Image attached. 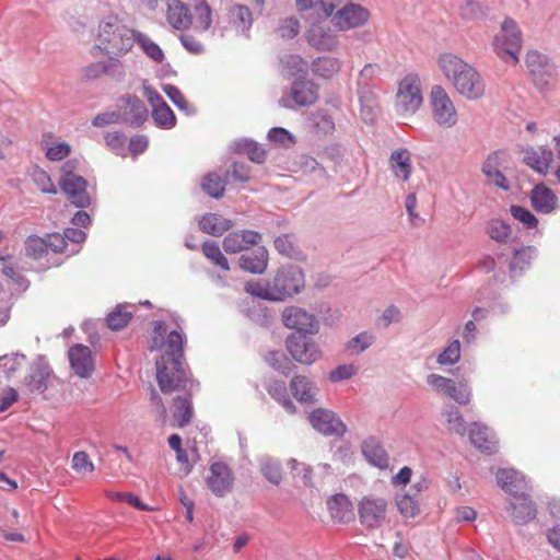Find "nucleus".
Instances as JSON below:
<instances>
[{"label": "nucleus", "mask_w": 560, "mask_h": 560, "mask_svg": "<svg viewBox=\"0 0 560 560\" xmlns=\"http://www.w3.org/2000/svg\"><path fill=\"white\" fill-rule=\"evenodd\" d=\"M438 67L456 93L468 101H477L486 94V82L471 65L452 52H442Z\"/></svg>", "instance_id": "obj_1"}, {"label": "nucleus", "mask_w": 560, "mask_h": 560, "mask_svg": "<svg viewBox=\"0 0 560 560\" xmlns=\"http://www.w3.org/2000/svg\"><path fill=\"white\" fill-rule=\"evenodd\" d=\"M164 352L155 363V378L163 394H171L185 387L186 374L183 369L184 338L172 330L164 343Z\"/></svg>", "instance_id": "obj_2"}, {"label": "nucleus", "mask_w": 560, "mask_h": 560, "mask_svg": "<svg viewBox=\"0 0 560 560\" xmlns=\"http://www.w3.org/2000/svg\"><path fill=\"white\" fill-rule=\"evenodd\" d=\"M136 43V31L117 14L106 15L98 24L97 46L108 56H122Z\"/></svg>", "instance_id": "obj_3"}, {"label": "nucleus", "mask_w": 560, "mask_h": 560, "mask_svg": "<svg viewBox=\"0 0 560 560\" xmlns=\"http://www.w3.org/2000/svg\"><path fill=\"white\" fill-rule=\"evenodd\" d=\"M167 22L176 30L190 27L210 28L212 24L211 8L206 1L198 2L190 10L180 0H172L167 7Z\"/></svg>", "instance_id": "obj_4"}, {"label": "nucleus", "mask_w": 560, "mask_h": 560, "mask_svg": "<svg viewBox=\"0 0 560 560\" xmlns=\"http://www.w3.org/2000/svg\"><path fill=\"white\" fill-rule=\"evenodd\" d=\"M422 105L421 79L417 73H408L398 81L394 100L395 112L401 118H410Z\"/></svg>", "instance_id": "obj_5"}, {"label": "nucleus", "mask_w": 560, "mask_h": 560, "mask_svg": "<svg viewBox=\"0 0 560 560\" xmlns=\"http://www.w3.org/2000/svg\"><path fill=\"white\" fill-rule=\"evenodd\" d=\"M79 162L69 160L61 167L60 187L70 201L79 207L85 208L91 203L90 195L86 191V180L77 173Z\"/></svg>", "instance_id": "obj_6"}, {"label": "nucleus", "mask_w": 560, "mask_h": 560, "mask_svg": "<svg viewBox=\"0 0 560 560\" xmlns=\"http://www.w3.org/2000/svg\"><path fill=\"white\" fill-rule=\"evenodd\" d=\"M495 54L504 62H518V54L522 49V34L512 19H505L500 32L493 39Z\"/></svg>", "instance_id": "obj_7"}, {"label": "nucleus", "mask_w": 560, "mask_h": 560, "mask_svg": "<svg viewBox=\"0 0 560 560\" xmlns=\"http://www.w3.org/2000/svg\"><path fill=\"white\" fill-rule=\"evenodd\" d=\"M433 120L443 127H453L457 122V110L448 93L442 85H433L429 94Z\"/></svg>", "instance_id": "obj_8"}, {"label": "nucleus", "mask_w": 560, "mask_h": 560, "mask_svg": "<svg viewBox=\"0 0 560 560\" xmlns=\"http://www.w3.org/2000/svg\"><path fill=\"white\" fill-rule=\"evenodd\" d=\"M277 300L281 301L300 292L304 287V273L299 267H281L271 282Z\"/></svg>", "instance_id": "obj_9"}, {"label": "nucleus", "mask_w": 560, "mask_h": 560, "mask_svg": "<svg viewBox=\"0 0 560 560\" xmlns=\"http://www.w3.org/2000/svg\"><path fill=\"white\" fill-rule=\"evenodd\" d=\"M387 510L386 499L374 495L363 497L358 504L359 521L366 528H378L386 521Z\"/></svg>", "instance_id": "obj_10"}, {"label": "nucleus", "mask_w": 560, "mask_h": 560, "mask_svg": "<svg viewBox=\"0 0 560 560\" xmlns=\"http://www.w3.org/2000/svg\"><path fill=\"white\" fill-rule=\"evenodd\" d=\"M311 336V334H291L287 338V350L299 363L310 365L322 357L319 347Z\"/></svg>", "instance_id": "obj_11"}, {"label": "nucleus", "mask_w": 560, "mask_h": 560, "mask_svg": "<svg viewBox=\"0 0 560 560\" xmlns=\"http://www.w3.org/2000/svg\"><path fill=\"white\" fill-rule=\"evenodd\" d=\"M281 319L287 328L296 330L295 334L315 335L319 329L316 317L298 306L285 307L281 313Z\"/></svg>", "instance_id": "obj_12"}, {"label": "nucleus", "mask_w": 560, "mask_h": 560, "mask_svg": "<svg viewBox=\"0 0 560 560\" xmlns=\"http://www.w3.org/2000/svg\"><path fill=\"white\" fill-rule=\"evenodd\" d=\"M370 11L366 8L350 2L342 10L335 12L331 23L339 31H349L365 25L370 20Z\"/></svg>", "instance_id": "obj_13"}, {"label": "nucleus", "mask_w": 560, "mask_h": 560, "mask_svg": "<svg viewBox=\"0 0 560 560\" xmlns=\"http://www.w3.org/2000/svg\"><path fill=\"white\" fill-rule=\"evenodd\" d=\"M234 483V477L231 468L223 462H214L209 467V474L206 477L207 488L215 497H224L231 492Z\"/></svg>", "instance_id": "obj_14"}, {"label": "nucleus", "mask_w": 560, "mask_h": 560, "mask_svg": "<svg viewBox=\"0 0 560 560\" xmlns=\"http://www.w3.org/2000/svg\"><path fill=\"white\" fill-rule=\"evenodd\" d=\"M312 427L325 435L343 436L347 427L342 420L331 410L317 408L308 415Z\"/></svg>", "instance_id": "obj_15"}, {"label": "nucleus", "mask_w": 560, "mask_h": 560, "mask_svg": "<svg viewBox=\"0 0 560 560\" xmlns=\"http://www.w3.org/2000/svg\"><path fill=\"white\" fill-rule=\"evenodd\" d=\"M291 474L294 478H300L307 487H316L331 474V466L327 463L318 464L316 467H311L305 463H301L294 458L288 462Z\"/></svg>", "instance_id": "obj_16"}, {"label": "nucleus", "mask_w": 560, "mask_h": 560, "mask_svg": "<svg viewBox=\"0 0 560 560\" xmlns=\"http://www.w3.org/2000/svg\"><path fill=\"white\" fill-rule=\"evenodd\" d=\"M318 97L317 85L310 80L295 81L289 95L282 96L280 104L283 107L291 108L294 105L308 106L316 102Z\"/></svg>", "instance_id": "obj_17"}, {"label": "nucleus", "mask_w": 560, "mask_h": 560, "mask_svg": "<svg viewBox=\"0 0 560 560\" xmlns=\"http://www.w3.org/2000/svg\"><path fill=\"white\" fill-rule=\"evenodd\" d=\"M261 235L252 230L235 231L229 233L223 240V248L226 253L236 254L257 245Z\"/></svg>", "instance_id": "obj_18"}, {"label": "nucleus", "mask_w": 560, "mask_h": 560, "mask_svg": "<svg viewBox=\"0 0 560 560\" xmlns=\"http://www.w3.org/2000/svg\"><path fill=\"white\" fill-rule=\"evenodd\" d=\"M71 368L80 377H88L94 370L92 351L83 345H74L68 351Z\"/></svg>", "instance_id": "obj_19"}, {"label": "nucleus", "mask_w": 560, "mask_h": 560, "mask_svg": "<svg viewBox=\"0 0 560 560\" xmlns=\"http://www.w3.org/2000/svg\"><path fill=\"white\" fill-rule=\"evenodd\" d=\"M530 202L533 208L544 214H549L558 207L556 194L546 185H536L530 192Z\"/></svg>", "instance_id": "obj_20"}, {"label": "nucleus", "mask_w": 560, "mask_h": 560, "mask_svg": "<svg viewBox=\"0 0 560 560\" xmlns=\"http://www.w3.org/2000/svg\"><path fill=\"white\" fill-rule=\"evenodd\" d=\"M307 42L317 50L330 51L337 48V36L328 28L319 24H313L306 34Z\"/></svg>", "instance_id": "obj_21"}, {"label": "nucleus", "mask_w": 560, "mask_h": 560, "mask_svg": "<svg viewBox=\"0 0 560 560\" xmlns=\"http://www.w3.org/2000/svg\"><path fill=\"white\" fill-rule=\"evenodd\" d=\"M327 509L335 523L346 524L353 518V506L345 494H335L327 500Z\"/></svg>", "instance_id": "obj_22"}, {"label": "nucleus", "mask_w": 560, "mask_h": 560, "mask_svg": "<svg viewBox=\"0 0 560 560\" xmlns=\"http://www.w3.org/2000/svg\"><path fill=\"white\" fill-rule=\"evenodd\" d=\"M523 161L535 172L546 175L553 161V153L542 147L529 148L524 151Z\"/></svg>", "instance_id": "obj_23"}, {"label": "nucleus", "mask_w": 560, "mask_h": 560, "mask_svg": "<svg viewBox=\"0 0 560 560\" xmlns=\"http://www.w3.org/2000/svg\"><path fill=\"white\" fill-rule=\"evenodd\" d=\"M510 514L516 524H526L536 517V509L532 500L525 495H515L510 504Z\"/></svg>", "instance_id": "obj_24"}, {"label": "nucleus", "mask_w": 560, "mask_h": 560, "mask_svg": "<svg viewBox=\"0 0 560 560\" xmlns=\"http://www.w3.org/2000/svg\"><path fill=\"white\" fill-rule=\"evenodd\" d=\"M209 28L190 27L179 39L187 51L200 55L206 51Z\"/></svg>", "instance_id": "obj_25"}, {"label": "nucleus", "mask_w": 560, "mask_h": 560, "mask_svg": "<svg viewBox=\"0 0 560 560\" xmlns=\"http://www.w3.org/2000/svg\"><path fill=\"white\" fill-rule=\"evenodd\" d=\"M361 448L363 456L370 464L381 469L388 466V456L380 441L375 438L370 436L365 439L362 442Z\"/></svg>", "instance_id": "obj_26"}, {"label": "nucleus", "mask_w": 560, "mask_h": 560, "mask_svg": "<svg viewBox=\"0 0 560 560\" xmlns=\"http://www.w3.org/2000/svg\"><path fill=\"white\" fill-rule=\"evenodd\" d=\"M290 389L300 402L314 404L316 401L317 389L306 376H294L290 382Z\"/></svg>", "instance_id": "obj_27"}, {"label": "nucleus", "mask_w": 560, "mask_h": 560, "mask_svg": "<svg viewBox=\"0 0 560 560\" xmlns=\"http://www.w3.org/2000/svg\"><path fill=\"white\" fill-rule=\"evenodd\" d=\"M501 156L499 153H493L488 156L482 166V172L487 177L488 182L493 184L494 186L508 190L509 183L505 176L502 174L501 170Z\"/></svg>", "instance_id": "obj_28"}, {"label": "nucleus", "mask_w": 560, "mask_h": 560, "mask_svg": "<svg viewBox=\"0 0 560 560\" xmlns=\"http://www.w3.org/2000/svg\"><path fill=\"white\" fill-rule=\"evenodd\" d=\"M390 168L397 178L408 180L412 171L411 153L402 148L392 152L389 158Z\"/></svg>", "instance_id": "obj_29"}, {"label": "nucleus", "mask_w": 560, "mask_h": 560, "mask_svg": "<svg viewBox=\"0 0 560 560\" xmlns=\"http://www.w3.org/2000/svg\"><path fill=\"white\" fill-rule=\"evenodd\" d=\"M240 266L250 273H262L268 266V252L265 247H257L253 253L242 255Z\"/></svg>", "instance_id": "obj_30"}, {"label": "nucleus", "mask_w": 560, "mask_h": 560, "mask_svg": "<svg viewBox=\"0 0 560 560\" xmlns=\"http://www.w3.org/2000/svg\"><path fill=\"white\" fill-rule=\"evenodd\" d=\"M470 442L480 451L492 453L497 448V443L493 441L488 427L474 422L469 429Z\"/></svg>", "instance_id": "obj_31"}, {"label": "nucleus", "mask_w": 560, "mask_h": 560, "mask_svg": "<svg viewBox=\"0 0 560 560\" xmlns=\"http://www.w3.org/2000/svg\"><path fill=\"white\" fill-rule=\"evenodd\" d=\"M125 103L126 108L121 114L124 122L140 126L148 116L144 104L137 96H127Z\"/></svg>", "instance_id": "obj_32"}, {"label": "nucleus", "mask_w": 560, "mask_h": 560, "mask_svg": "<svg viewBox=\"0 0 560 560\" xmlns=\"http://www.w3.org/2000/svg\"><path fill=\"white\" fill-rule=\"evenodd\" d=\"M232 226L230 220L218 213H207L199 221V228L207 234L220 236Z\"/></svg>", "instance_id": "obj_33"}, {"label": "nucleus", "mask_w": 560, "mask_h": 560, "mask_svg": "<svg viewBox=\"0 0 560 560\" xmlns=\"http://www.w3.org/2000/svg\"><path fill=\"white\" fill-rule=\"evenodd\" d=\"M194 417L191 399L188 396H177L173 400V418L177 427L184 428Z\"/></svg>", "instance_id": "obj_34"}, {"label": "nucleus", "mask_w": 560, "mask_h": 560, "mask_svg": "<svg viewBox=\"0 0 560 560\" xmlns=\"http://www.w3.org/2000/svg\"><path fill=\"white\" fill-rule=\"evenodd\" d=\"M341 61L335 57H319L312 63L313 72L324 79H330L340 71Z\"/></svg>", "instance_id": "obj_35"}, {"label": "nucleus", "mask_w": 560, "mask_h": 560, "mask_svg": "<svg viewBox=\"0 0 560 560\" xmlns=\"http://www.w3.org/2000/svg\"><path fill=\"white\" fill-rule=\"evenodd\" d=\"M201 252L214 267L220 268L223 271L230 270L229 261L215 242L207 241L202 243Z\"/></svg>", "instance_id": "obj_36"}, {"label": "nucleus", "mask_w": 560, "mask_h": 560, "mask_svg": "<svg viewBox=\"0 0 560 560\" xmlns=\"http://www.w3.org/2000/svg\"><path fill=\"white\" fill-rule=\"evenodd\" d=\"M268 394L276 399L288 412L294 413L295 406L288 395L285 383L282 381H272L267 386Z\"/></svg>", "instance_id": "obj_37"}, {"label": "nucleus", "mask_w": 560, "mask_h": 560, "mask_svg": "<svg viewBox=\"0 0 560 560\" xmlns=\"http://www.w3.org/2000/svg\"><path fill=\"white\" fill-rule=\"evenodd\" d=\"M201 456L197 446L189 450H180L176 453V460L179 465V472L183 477H187L194 469L195 464L200 460Z\"/></svg>", "instance_id": "obj_38"}, {"label": "nucleus", "mask_w": 560, "mask_h": 560, "mask_svg": "<svg viewBox=\"0 0 560 560\" xmlns=\"http://www.w3.org/2000/svg\"><path fill=\"white\" fill-rule=\"evenodd\" d=\"M49 373L37 368L25 378V388L28 395L42 394L47 389Z\"/></svg>", "instance_id": "obj_39"}, {"label": "nucleus", "mask_w": 560, "mask_h": 560, "mask_svg": "<svg viewBox=\"0 0 560 560\" xmlns=\"http://www.w3.org/2000/svg\"><path fill=\"white\" fill-rule=\"evenodd\" d=\"M202 190L211 198L219 199L225 191V183L217 173H208L201 183Z\"/></svg>", "instance_id": "obj_40"}, {"label": "nucleus", "mask_w": 560, "mask_h": 560, "mask_svg": "<svg viewBox=\"0 0 560 560\" xmlns=\"http://www.w3.org/2000/svg\"><path fill=\"white\" fill-rule=\"evenodd\" d=\"M533 254L534 248L530 246L515 249L510 262L511 273L515 275L527 269L532 262Z\"/></svg>", "instance_id": "obj_41"}, {"label": "nucleus", "mask_w": 560, "mask_h": 560, "mask_svg": "<svg viewBox=\"0 0 560 560\" xmlns=\"http://www.w3.org/2000/svg\"><path fill=\"white\" fill-rule=\"evenodd\" d=\"M2 275L16 284L19 288H26L27 280L20 271L18 264L12 255H5V264L1 268Z\"/></svg>", "instance_id": "obj_42"}, {"label": "nucleus", "mask_w": 560, "mask_h": 560, "mask_svg": "<svg viewBox=\"0 0 560 560\" xmlns=\"http://www.w3.org/2000/svg\"><path fill=\"white\" fill-rule=\"evenodd\" d=\"M245 291L262 300L278 301L271 282H262L259 280H252L246 282Z\"/></svg>", "instance_id": "obj_43"}, {"label": "nucleus", "mask_w": 560, "mask_h": 560, "mask_svg": "<svg viewBox=\"0 0 560 560\" xmlns=\"http://www.w3.org/2000/svg\"><path fill=\"white\" fill-rule=\"evenodd\" d=\"M487 234L498 243H506L511 237L512 229L506 222L493 219L487 225Z\"/></svg>", "instance_id": "obj_44"}, {"label": "nucleus", "mask_w": 560, "mask_h": 560, "mask_svg": "<svg viewBox=\"0 0 560 560\" xmlns=\"http://www.w3.org/2000/svg\"><path fill=\"white\" fill-rule=\"evenodd\" d=\"M136 43L139 44L144 54L152 60L156 62L164 60V52L148 35L136 32Z\"/></svg>", "instance_id": "obj_45"}, {"label": "nucleus", "mask_w": 560, "mask_h": 560, "mask_svg": "<svg viewBox=\"0 0 560 560\" xmlns=\"http://www.w3.org/2000/svg\"><path fill=\"white\" fill-rule=\"evenodd\" d=\"M395 502L397 510L405 518H413L420 513L419 502L407 493L398 495Z\"/></svg>", "instance_id": "obj_46"}, {"label": "nucleus", "mask_w": 560, "mask_h": 560, "mask_svg": "<svg viewBox=\"0 0 560 560\" xmlns=\"http://www.w3.org/2000/svg\"><path fill=\"white\" fill-rule=\"evenodd\" d=\"M25 253L27 257H31L33 259L43 258L48 253L46 236H28L25 241Z\"/></svg>", "instance_id": "obj_47"}, {"label": "nucleus", "mask_w": 560, "mask_h": 560, "mask_svg": "<svg viewBox=\"0 0 560 560\" xmlns=\"http://www.w3.org/2000/svg\"><path fill=\"white\" fill-rule=\"evenodd\" d=\"M71 467L78 475L82 477L92 474L95 469L94 463L91 460L89 454L84 451H79L73 454Z\"/></svg>", "instance_id": "obj_48"}, {"label": "nucleus", "mask_w": 560, "mask_h": 560, "mask_svg": "<svg viewBox=\"0 0 560 560\" xmlns=\"http://www.w3.org/2000/svg\"><path fill=\"white\" fill-rule=\"evenodd\" d=\"M275 247L279 254L289 258H298L301 254L296 244L293 241L292 235L283 234L278 236L275 242Z\"/></svg>", "instance_id": "obj_49"}, {"label": "nucleus", "mask_w": 560, "mask_h": 560, "mask_svg": "<svg viewBox=\"0 0 560 560\" xmlns=\"http://www.w3.org/2000/svg\"><path fill=\"white\" fill-rule=\"evenodd\" d=\"M152 117L159 126L164 128H172L176 122L173 110L165 102L152 108Z\"/></svg>", "instance_id": "obj_50"}, {"label": "nucleus", "mask_w": 560, "mask_h": 560, "mask_svg": "<svg viewBox=\"0 0 560 560\" xmlns=\"http://www.w3.org/2000/svg\"><path fill=\"white\" fill-rule=\"evenodd\" d=\"M447 430L458 435H465L466 422L457 408H451L444 412Z\"/></svg>", "instance_id": "obj_51"}, {"label": "nucleus", "mask_w": 560, "mask_h": 560, "mask_svg": "<svg viewBox=\"0 0 560 560\" xmlns=\"http://www.w3.org/2000/svg\"><path fill=\"white\" fill-rule=\"evenodd\" d=\"M230 18L242 31L248 30L253 22L250 10L241 4L230 9Z\"/></svg>", "instance_id": "obj_52"}, {"label": "nucleus", "mask_w": 560, "mask_h": 560, "mask_svg": "<svg viewBox=\"0 0 560 560\" xmlns=\"http://www.w3.org/2000/svg\"><path fill=\"white\" fill-rule=\"evenodd\" d=\"M497 481L499 486L509 492H513V488L517 486L518 482L522 481V477L514 469H499L495 475Z\"/></svg>", "instance_id": "obj_53"}, {"label": "nucleus", "mask_w": 560, "mask_h": 560, "mask_svg": "<svg viewBox=\"0 0 560 560\" xmlns=\"http://www.w3.org/2000/svg\"><path fill=\"white\" fill-rule=\"evenodd\" d=\"M131 312L126 311L125 307L118 306L107 316V325L112 330H120L126 327L131 320Z\"/></svg>", "instance_id": "obj_54"}, {"label": "nucleus", "mask_w": 560, "mask_h": 560, "mask_svg": "<svg viewBox=\"0 0 560 560\" xmlns=\"http://www.w3.org/2000/svg\"><path fill=\"white\" fill-rule=\"evenodd\" d=\"M32 179L42 192L57 194L56 186L46 171L38 167L35 168L32 173Z\"/></svg>", "instance_id": "obj_55"}, {"label": "nucleus", "mask_w": 560, "mask_h": 560, "mask_svg": "<svg viewBox=\"0 0 560 560\" xmlns=\"http://www.w3.org/2000/svg\"><path fill=\"white\" fill-rule=\"evenodd\" d=\"M460 359V343L453 340L439 355L438 363L441 365H451Z\"/></svg>", "instance_id": "obj_56"}, {"label": "nucleus", "mask_w": 560, "mask_h": 560, "mask_svg": "<svg viewBox=\"0 0 560 560\" xmlns=\"http://www.w3.org/2000/svg\"><path fill=\"white\" fill-rule=\"evenodd\" d=\"M107 71V65L105 62L97 61L83 67L80 71V77L83 81H93L105 75Z\"/></svg>", "instance_id": "obj_57"}, {"label": "nucleus", "mask_w": 560, "mask_h": 560, "mask_svg": "<svg viewBox=\"0 0 560 560\" xmlns=\"http://www.w3.org/2000/svg\"><path fill=\"white\" fill-rule=\"evenodd\" d=\"M446 396H448L459 405H467L470 401L471 393L466 383L456 384L453 381Z\"/></svg>", "instance_id": "obj_58"}, {"label": "nucleus", "mask_w": 560, "mask_h": 560, "mask_svg": "<svg viewBox=\"0 0 560 560\" xmlns=\"http://www.w3.org/2000/svg\"><path fill=\"white\" fill-rule=\"evenodd\" d=\"M510 211L512 217L523 223L526 229H535L537 226L538 220L528 209L521 206H512Z\"/></svg>", "instance_id": "obj_59"}, {"label": "nucleus", "mask_w": 560, "mask_h": 560, "mask_svg": "<svg viewBox=\"0 0 560 560\" xmlns=\"http://www.w3.org/2000/svg\"><path fill=\"white\" fill-rule=\"evenodd\" d=\"M107 497L114 501H124L130 504L131 506L140 510V511H153V509L140 501V499L133 493L127 492H108Z\"/></svg>", "instance_id": "obj_60"}, {"label": "nucleus", "mask_w": 560, "mask_h": 560, "mask_svg": "<svg viewBox=\"0 0 560 560\" xmlns=\"http://www.w3.org/2000/svg\"><path fill=\"white\" fill-rule=\"evenodd\" d=\"M71 152V147L67 142H57L46 147V158L50 161H61Z\"/></svg>", "instance_id": "obj_61"}, {"label": "nucleus", "mask_w": 560, "mask_h": 560, "mask_svg": "<svg viewBox=\"0 0 560 560\" xmlns=\"http://www.w3.org/2000/svg\"><path fill=\"white\" fill-rule=\"evenodd\" d=\"M268 139L281 147L289 148L294 143L292 135L284 128L276 127L268 132Z\"/></svg>", "instance_id": "obj_62"}, {"label": "nucleus", "mask_w": 560, "mask_h": 560, "mask_svg": "<svg viewBox=\"0 0 560 560\" xmlns=\"http://www.w3.org/2000/svg\"><path fill=\"white\" fill-rule=\"evenodd\" d=\"M261 471L275 485H278L282 478L280 464L271 459H267L261 464Z\"/></svg>", "instance_id": "obj_63"}, {"label": "nucleus", "mask_w": 560, "mask_h": 560, "mask_svg": "<svg viewBox=\"0 0 560 560\" xmlns=\"http://www.w3.org/2000/svg\"><path fill=\"white\" fill-rule=\"evenodd\" d=\"M47 249L55 254L67 253L68 243L63 234L51 233L46 235Z\"/></svg>", "instance_id": "obj_64"}]
</instances>
